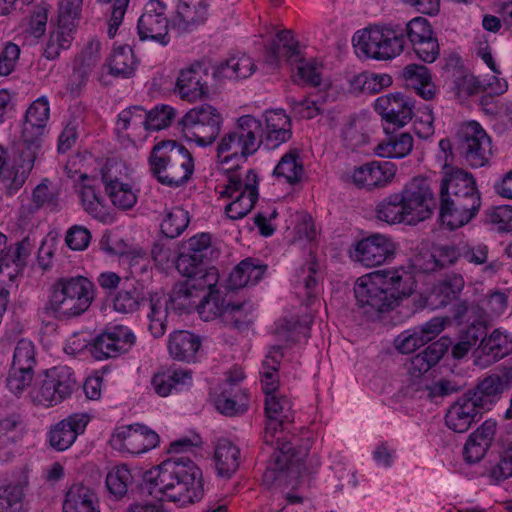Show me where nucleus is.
<instances>
[{
	"label": "nucleus",
	"mask_w": 512,
	"mask_h": 512,
	"mask_svg": "<svg viewBox=\"0 0 512 512\" xmlns=\"http://www.w3.org/2000/svg\"><path fill=\"white\" fill-rule=\"evenodd\" d=\"M156 296L146 293L142 285L126 279L113 297V308L121 314H133L149 306L151 297Z\"/></svg>",
	"instance_id": "a878e982"
},
{
	"label": "nucleus",
	"mask_w": 512,
	"mask_h": 512,
	"mask_svg": "<svg viewBox=\"0 0 512 512\" xmlns=\"http://www.w3.org/2000/svg\"><path fill=\"white\" fill-rule=\"evenodd\" d=\"M342 138L344 146L351 151L357 150L369 141V136L362 128H358L354 121H351L344 127Z\"/></svg>",
	"instance_id": "774afa93"
},
{
	"label": "nucleus",
	"mask_w": 512,
	"mask_h": 512,
	"mask_svg": "<svg viewBox=\"0 0 512 512\" xmlns=\"http://www.w3.org/2000/svg\"><path fill=\"white\" fill-rule=\"evenodd\" d=\"M189 222V213L181 207H174L163 220L161 232L167 238H176L188 227Z\"/></svg>",
	"instance_id": "603ef678"
},
{
	"label": "nucleus",
	"mask_w": 512,
	"mask_h": 512,
	"mask_svg": "<svg viewBox=\"0 0 512 512\" xmlns=\"http://www.w3.org/2000/svg\"><path fill=\"white\" fill-rule=\"evenodd\" d=\"M375 109L385 121L384 131L390 134L393 130L404 127L414 115V102L401 93H393L377 98Z\"/></svg>",
	"instance_id": "2eb2a0df"
},
{
	"label": "nucleus",
	"mask_w": 512,
	"mask_h": 512,
	"mask_svg": "<svg viewBox=\"0 0 512 512\" xmlns=\"http://www.w3.org/2000/svg\"><path fill=\"white\" fill-rule=\"evenodd\" d=\"M130 440L132 445H129V452L141 454L155 448L159 444L160 437L148 427L135 424V432Z\"/></svg>",
	"instance_id": "864d4df0"
},
{
	"label": "nucleus",
	"mask_w": 512,
	"mask_h": 512,
	"mask_svg": "<svg viewBox=\"0 0 512 512\" xmlns=\"http://www.w3.org/2000/svg\"><path fill=\"white\" fill-rule=\"evenodd\" d=\"M512 386V371L504 368L501 374H490L482 379L473 390L468 391L472 397L484 410H489L490 406L496 402L503 391Z\"/></svg>",
	"instance_id": "5701e85b"
},
{
	"label": "nucleus",
	"mask_w": 512,
	"mask_h": 512,
	"mask_svg": "<svg viewBox=\"0 0 512 512\" xmlns=\"http://www.w3.org/2000/svg\"><path fill=\"white\" fill-rule=\"evenodd\" d=\"M29 244L24 240L10 245L0 262V283L7 287L15 284L22 276L30 255Z\"/></svg>",
	"instance_id": "bb28decb"
},
{
	"label": "nucleus",
	"mask_w": 512,
	"mask_h": 512,
	"mask_svg": "<svg viewBox=\"0 0 512 512\" xmlns=\"http://www.w3.org/2000/svg\"><path fill=\"white\" fill-rule=\"evenodd\" d=\"M439 219L450 230L468 224L479 212L480 196L448 194L440 191Z\"/></svg>",
	"instance_id": "f8f14e48"
},
{
	"label": "nucleus",
	"mask_w": 512,
	"mask_h": 512,
	"mask_svg": "<svg viewBox=\"0 0 512 512\" xmlns=\"http://www.w3.org/2000/svg\"><path fill=\"white\" fill-rule=\"evenodd\" d=\"M413 137L408 132L397 134L396 130L387 134L375 148L374 152L382 158H404L413 149Z\"/></svg>",
	"instance_id": "72a5a7b5"
},
{
	"label": "nucleus",
	"mask_w": 512,
	"mask_h": 512,
	"mask_svg": "<svg viewBox=\"0 0 512 512\" xmlns=\"http://www.w3.org/2000/svg\"><path fill=\"white\" fill-rule=\"evenodd\" d=\"M457 149L470 166L483 167L491 155V140L476 121L463 124L456 134Z\"/></svg>",
	"instance_id": "ddd939ff"
},
{
	"label": "nucleus",
	"mask_w": 512,
	"mask_h": 512,
	"mask_svg": "<svg viewBox=\"0 0 512 512\" xmlns=\"http://www.w3.org/2000/svg\"><path fill=\"white\" fill-rule=\"evenodd\" d=\"M218 253L211 246L210 249H187L182 245L178 259L176 261V268L179 272H187L191 267L202 266L210 264L212 258L217 257Z\"/></svg>",
	"instance_id": "49530a36"
},
{
	"label": "nucleus",
	"mask_w": 512,
	"mask_h": 512,
	"mask_svg": "<svg viewBox=\"0 0 512 512\" xmlns=\"http://www.w3.org/2000/svg\"><path fill=\"white\" fill-rule=\"evenodd\" d=\"M397 166L391 161H372L356 167L352 175L353 182L368 190L385 187L396 174Z\"/></svg>",
	"instance_id": "4be33fe9"
},
{
	"label": "nucleus",
	"mask_w": 512,
	"mask_h": 512,
	"mask_svg": "<svg viewBox=\"0 0 512 512\" xmlns=\"http://www.w3.org/2000/svg\"><path fill=\"white\" fill-rule=\"evenodd\" d=\"M376 216L379 220L388 224L402 222L409 224V216L403 209V201L399 192L388 195L377 204Z\"/></svg>",
	"instance_id": "58836bf2"
},
{
	"label": "nucleus",
	"mask_w": 512,
	"mask_h": 512,
	"mask_svg": "<svg viewBox=\"0 0 512 512\" xmlns=\"http://www.w3.org/2000/svg\"><path fill=\"white\" fill-rule=\"evenodd\" d=\"M283 356L282 347L273 346L262 364L263 372L261 382L265 396L274 394L278 390L279 380L276 372L278 371Z\"/></svg>",
	"instance_id": "79ce46f5"
},
{
	"label": "nucleus",
	"mask_w": 512,
	"mask_h": 512,
	"mask_svg": "<svg viewBox=\"0 0 512 512\" xmlns=\"http://www.w3.org/2000/svg\"><path fill=\"white\" fill-rule=\"evenodd\" d=\"M32 203L34 210H39L40 208L47 206L50 211H54L59 205L57 193L52 191L44 182L34 188Z\"/></svg>",
	"instance_id": "e2e57ef3"
},
{
	"label": "nucleus",
	"mask_w": 512,
	"mask_h": 512,
	"mask_svg": "<svg viewBox=\"0 0 512 512\" xmlns=\"http://www.w3.org/2000/svg\"><path fill=\"white\" fill-rule=\"evenodd\" d=\"M452 90L458 99H467L483 90L481 82L467 70L452 82Z\"/></svg>",
	"instance_id": "bf43d9fd"
},
{
	"label": "nucleus",
	"mask_w": 512,
	"mask_h": 512,
	"mask_svg": "<svg viewBox=\"0 0 512 512\" xmlns=\"http://www.w3.org/2000/svg\"><path fill=\"white\" fill-rule=\"evenodd\" d=\"M276 444L263 473V484L269 489H295L299 483L306 453L284 438H277Z\"/></svg>",
	"instance_id": "0eeeda50"
},
{
	"label": "nucleus",
	"mask_w": 512,
	"mask_h": 512,
	"mask_svg": "<svg viewBox=\"0 0 512 512\" xmlns=\"http://www.w3.org/2000/svg\"><path fill=\"white\" fill-rule=\"evenodd\" d=\"M24 429L23 419L20 414L13 413L0 420V461H7L13 451L8 445L15 443Z\"/></svg>",
	"instance_id": "e433bc0d"
},
{
	"label": "nucleus",
	"mask_w": 512,
	"mask_h": 512,
	"mask_svg": "<svg viewBox=\"0 0 512 512\" xmlns=\"http://www.w3.org/2000/svg\"><path fill=\"white\" fill-rule=\"evenodd\" d=\"M284 57L292 68L294 82L311 85L321 84L322 78L314 61H307L299 50V42L291 30H282L273 39L266 55V62L277 64Z\"/></svg>",
	"instance_id": "6e6552de"
},
{
	"label": "nucleus",
	"mask_w": 512,
	"mask_h": 512,
	"mask_svg": "<svg viewBox=\"0 0 512 512\" xmlns=\"http://www.w3.org/2000/svg\"><path fill=\"white\" fill-rule=\"evenodd\" d=\"M200 296L184 281L174 285L169 300H163V303H168V309L171 308L180 315L188 314L193 309L197 310Z\"/></svg>",
	"instance_id": "c9c22d12"
},
{
	"label": "nucleus",
	"mask_w": 512,
	"mask_h": 512,
	"mask_svg": "<svg viewBox=\"0 0 512 512\" xmlns=\"http://www.w3.org/2000/svg\"><path fill=\"white\" fill-rule=\"evenodd\" d=\"M101 179L114 206L123 210L133 207L137 198L128 184L121 183L116 178L112 179L108 173L104 172Z\"/></svg>",
	"instance_id": "ea45409f"
},
{
	"label": "nucleus",
	"mask_w": 512,
	"mask_h": 512,
	"mask_svg": "<svg viewBox=\"0 0 512 512\" xmlns=\"http://www.w3.org/2000/svg\"><path fill=\"white\" fill-rule=\"evenodd\" d=\"M223 118L217 108L202 104L190 109L179 121L184 136L200 146L211 145L218 137Z\"/></svg>",
	"instance_id": "1a4fd4ad"
},
{
	"label": "nucleus",
	"mask_w": 512,
	"mask_h": 512,
	"mask_svg": "<svg viewBox=\"0 0 512 512\" xmlns=\"http://www.w3.org/2000/svg\"><path fill=\"white\" fill-rule=\"evenodd\" d=\"M256 70L253 59L245 54L232 56L213 66L212 77L216 81L238 80L251 76Z\"/></svg>",
	"instance_id": "7c9ffc66"
},
{
	"label": "nucleus",
	"mask_w": 512,
	"mask_h": 512,
	"mask_svg": "<svg viewBox=\"0 0 512 512\" xmlns=\"http://www.w3.org/2000/svg\"><path fill=\"white\" fill-rule=\"evenodd\" d=\"M87 424L88 418L84 414H73L60 421L49 433L50 445L58 451L67 450Z\"/></svg>",
	"instance_id": "cd10ccee"
},
{
	"label": "nucleus",
	"mask_w": 512,
	"mask_h": 512,
	"mask_svg": "<svg viewBox=\"0 0 512 512\" xmlns=\"http://www.w3.org/2000/svg\"><path fill=\"white\" fill-rule=\"evenodd\" d=\"M440 191L448 194L480 196L473 175L456 167L448 168L444 172Z\"/></svg>",
	"instance_id": "2f4dec72"
},
{
	"label": "nucleus",
	"mask_w": 512,
	"mask_h": 512,
	"mask_svg": "<svg viewBox=\"0 0 512 512\" xmlns=\"http://www.w3.org/2000/svg\"><path fill=\"white\" fill-rule=\"evenodd\" d=\"M459 257H462V247L440 245L431 254L434 265L430 270L434 271L453 265Z\"/></svg>",
	"instance_id": "052dcab7"
},
{
	"label": "nucleus",
	"mask_w": 512,
	"mask_h": 512,
	"mask_svg": "<svg viewBox=\"0 0 512 512\" xmlns=\"http://www.w3.org/2000/svg\"><path fill=\"white\" fill-rule=\"evenodd\" d=\"M216 409L226 416H235L247 410V403L237 402L232 397V390L222 391L215 399Z\"/></svg>",
	"instance_id": "69168bd1"
},
{
	"label": "nucleus",
	"mask_w": 512,
	"mask_h": 512,
	"mask_svg": "<svg viewBox=\"0 0 512 512\" xmlns=\"http://www.w3.org/2000/svg\"><path fill=\"white\" fill-rule=\"evenodd\" d=\"M484 325L481 323L472 324L462 331L458 341L451 344V356L455 360H462L469 351L479 343L483 337Z\"/></svg>",
	"instance_id": "a18cd8bd"
},
{
	"label": "nucleus",
	"mask_w": 512,
	"mask_h": 512,
	"mask_svg": "<svg viewBox=\"0 0 512 512\" xmlns=\"http://www.w3.org/2000/svg\"><path fill=\"white\" fill-rule=\"evenodd\" d=\"M165 8V4L160 0H150L146 4L137 25L140 40L156 41L163 46L169 44V21L165 15Z\"/></svg>",
	"instance_id": "dca6fc26"
},
{
	"label": "nucleus",
	"mask_w": 512,
	"mask_h": 512,
	"mask_svg": "<svg viewBox=\"0 0 512 512\" xmlns=\"http://www.w3.org/2000/svg\"><path fill=\"white\" fill-rule=\"evenodd\" d=\"M265 414L267 420L279 421L281 424H289L294 421V411L290 400L276 393L265 396Z\"/></svg>",
	"instance_id": "c03bdc74"
},
{
	"label": "nucleus",
	"mask_w": 512,
	"mask_h": 512,
	"mask_svg": "<svg viewBox=\"0 0 512 512\" xmlns=\"http://www.w3.org/2000/svg\"><path fill=\"white\" fill-rule=\"evenodd\" d=\"M49 114V103L44 97L37 99L29 106L21 132L23 147L34 151L40 150Z\"/></svg>",
	"instance_id": "f3484780"
},
{
	"label": "nucleus",
	"mask_w": 512,
	"mask_h": 512,
	"mask_svg": "<svg viewBox=\"0 0 512 512\" xmlns=\"http://www.w3.org/2000/svg\"><path fill=\"white\" fill-rule=\"evenodd\" d=\"M133 477L127 465H121L110 471L106 477V486L109 492L116 498L126 495Z\"/></svg>",
	"instance_id": "5fc2aeb1"
},
{
	"label": "nucleus",
	"mask_w": 512,
	"mask_h": 512,
	"mask_svg": "<svg viewBox=\"0 0 512 512\" xmlns=\"http://www.w3.org/2000/svg\"><path fill=\"white\" fill-rule=\"evenodd\" d=\"M201 345L202 341L198 335L186 330H178L169 335L167 348L174 360L194 363Z\"/></svg>",
	"instance_id": "c85d7f7f"
},
{
	"label": "nucleus",
	"mask_w": 512,
	"mask_h": 512,
	"mask_svg": "<svg viewBox=\"0 0 512 512\" xmlns=\"http://www.w3.org/2000/svg\"><path fill=\"white\" fill-rule=\"evenodd\" d=\"M136 61L133 50L129 45L113 49L109 60V73L116 77L128 78L135 71Z\"/></svg>",
	"instance_id": "37998d69"
},
{
	"label": "nucleus",
	"mask_w": 512,
	"mask_h": 512,
	"mask_svg": "<svg viewBox=\"0 0 512 512\" xmlns=\"http://www.w3.org/2000/svg\"><path fill=\"white\" fill-rule=\"evenodd\" d=\"M38 152L39 151L29 150L25 147H22L19 154V167L21 171L19 169L9 171L8 177L4 180V186L9 195H13L23 186L29 173L33 169Z\"/></svg>",
	"instance_id": "4c0bfd02"
},
{
	"label": "nucleus",
	"mask_w": 512,
	"mask_h": 512,
	"mask_svg": "<svg viewBox=\"0 0 512 512\" xmlns=\"http://www.w3.org/2000/svg\"><path fill=\"white\" fill-rule=\"evenodd\" d=\"M148 162L152 175L161 184L169 187L186 184L194 172L192 154L175 140H164L155 144Z\"/></svg>",
	"instance_id": "20e7f679"
},
{
	"label": "nucleus",
	"mask_w": 512,
	"mask_h": 512,
	"mask_svg": "<svg viewBox=\"0 0 512 512\" xmlns=\"http://www.w3.org/2000/svg\"><path fill=\"white\" fill-rule=\"evenodd\" d=\"M187 379H191V372L187 370L157 373L152 378V385L156 393L164 397L171 392L172 388L185 384Z\"/></svg>",
	"instance_id": "3c124183"
},
{
	"label": "nucleus",
	"mask_w": 512,
	"mask_h": 512,
	"mask_svg": "<svg viewBox=\"0 0 512 512\" xmlns=\"http://www.w3.org/2000/svg\"><path fill=\"white\" fill-rule=\"evenodd\" d=\"M414 275L403 268L377 270L360 277L354 287L357 311L367 321H377L415 291Z\"/></svg>",
	"instance_id": "f257e3e1"
},
{
	"label": "nucleus",
	"mask_w": 512,
	"mask_h": 512,
	"mask_svg": "<svg viewBox=\"0 0 512 512\" xmlns=\"http://www.w3.org/2000/svg\"><path fill=\"white\" fill-rule=\"evenodd\" d=\"M242 307L243 303L234 304L226 299H220L218 291H210L200 296L197 311L205 320L211 316H220L225 323L241 329L245 321L237 315L240 314Z\"/></svg>",
	"instance_id": "412c9836"
},
{
	"label": "nucleus",
	"mask_w": 512,
	"mask_h": 512,
	"mask_svg": "<svg viewBox=\"0 0 512 512\" xmlns=\"http://www.w3.org/2000/svg\"><path fill=\"white\" fill-rule=\"evenodd\" d=\"M258 197L259 193L249 194L245 191L240 192L235 200L225 207L227 217L232 220L245 217L254 208Z\"/></svg>",
	"instance_id": "4d7b16f0"
},
{
	"label": "nucleus",
	"mask_w": 512,
	"mask_h": 512,
	"mask_svg": "<svg viewBox=\"0 0 512 512\" xmlns=\"http://www.w3.org/2000/svg\"><path fill=\"white\" fill-rule=\"evenodd\" d=\"M72 32L73 30L57 24V27L50 33L43 56L48 60L57 59L62 50H67L71 46Z\"/></svg>",
	"instance_id": "8fccbe9b"
},
{
	"label": "nucleus",
	"mask_w": 512,
	"mask_h": 512,
	"mask_svg": "<svg viewBox=\"0 0 512 512\" xmlns=\"http://www.w3.org/2000/svg\"><path fill=\"white\" fill-rule=\"evenodd\" d=\"M302 173L303 164L300 160L299 151L297 149H291L283 155L273 171L274 176L284 177L290 184L299 182Z\"/></svg>",
	"instance_id": "de8ad7c7"
},
{
	"label": "nucleus",
	"mask_w": 512,
	"mask_h": 512,
	"mask_svg": "<svg viewBox=\"0 0 512 512\" xmlns=\"http://www.w3.org/2000/svg\"><path fill=\"white\" fill-rule=\"evenodd\" d=\"M484 409L468 393L460 397L445 416L446 425L457 433L466 432L472 423L478 422Z\"/></svg>",
	"instance_id": "b1692460"
},
{
	"label": "nucleus",
	"mask_w": 512,
	"mask_h": 512,
	"mask_svg": "<svg viewBox=\"0 0 512 512\" xmlns=\"http://www.w3.org/2000/svg\"><path fill=\"white\" fill-rule=\"evenodd\" d=\"M490 476L497 483L512 477V441L501 453L499 461L491 468Z\"/></svg>",
	"instance_id": "338daca9"
},
{
	"label": "nucleus",
	"mask_w": 512,
	"mask_h": 512,
	"mask_svg": "<svg viewBox=\"0 0 512 512\" xmlns=\"http://www.w3.org/2000/svg\"><path fill=\"white\" fill-rule=\"evenodd\" d=\"M82 205L87 213L95 218L103 215V201L100 193L93 184H82L80 192Z\"/></svg>",
	"instance_id": "13d9d810"
},
{
	"label": "nucleus",
	"mask_w": 512,
	"mask_h": 512,
	"mask_svg": "<svg viewBox=\"0 0 512 512\" xmlns=\"http://www.w3.org/2000/svg\"><path fill=\"white\" fill-rule=\"evenodd\" d=\"M396 245L390 237L375 233L355 246V258L366 267L379 266L394 257Z\"/></svg>",
	"instance_id": "a211bd4d"
},
{
	"label": "nucleus",
	"mask_w": 512,
	"mask_h": 512,
	"mask_svg": "<svg viewBox=\"0 0 512 512\" xmlns=\"http://www.w3.org/2000/svg\"><path fill=\"white\" fill-rule=\"evenodd\" d=\"M512 353V338L494 330L487 336V328L484 326L483 337L473 352L474 363L482 367H488Z\"/></svg>",
	"instance_id": "6ab92c4d"
},
{
	"label": "nucleus",
	"mask_w": 512,
	"mask_h": 512,
	"mask_svg": "<svg viewBox=\"0 0 512 512\" xmlns=\"http://www.w3.org/2000/svg\"><path fill=\"white\" fill-rule=\"evenodd\" d=\"M82 0H64L59 5L58 25L74 30L75 20L81 10Z\"/></svg>",
	"instance_id": "680f3d73"
},
{
	"label": "nucleus",
	"mask_w": 512,
	"mask_h": 512,
	"mask_svg": "<svg viewBox=\"0 0 512 512\" xmlns=\"http://www.w3.org/2000/svg\"><path fill=\"white\" fill-rule=\"evenodd\" d=\"M98 497L82 483L73 484L65 495L63 512H90L97 509Z\"/></svg>",
	"instance_id": "473e14b6"
},
{
	"label": "nucleus",
	"mask_w": 512,
	"mask_h": 512,
	"mask_svg": "<svg viewBox=\"0 0 512 512\" xmlns=\"http://www.w3.org/2000/svg\"><path fill=\"white\" fill-rule=\"evenodd\" d=\"M148 307L149 330L155 338H160L167 329L168 303H163V299L156 296L151 297Z\"/></svg>",
	"instance_id": "09e8293b"
},
{
	"label": "nucleus",
	"mask_w": 512,
	"mask_h": 512,
	"mask_svg": "<svg viewBox=\"0 0 512 512\" xmlns=\"http://www.w3.org/2000/svg\"><path fill=\"white\" fill-rule=\"evenodd\" d=\"M464 286L465 281L461 274L452 273L445 275L431 288L429 295L425 299V306L431 309H439L446 307L454 301H458Z\"/></svg>",
	"instance_id": "393cba45"
},
{
	"label": "nucleus",
	"mask_w": 512,
	"mask_h": 512,
	"mask_svg": "<svg viewBox=\"0 0 512 512\" xmlns=\"http://www.w3.org/2000/svg\"><path fill=\"white\" fill-rule=\"evenodd\" d=\"M34 346L30 341L20 340L14 350L11 367L28 368L33 370L35 365Z\"/></svg>",
	"instance_id": "0e129e2a"
},
{
	"label": "nucleus",
	"mask_w": 512,
	"mask_h": 512,
	"mask_svg": "<svg viewBox=\"0 0 512 512\" xmlns=\"http://www.w3.org/2000/svg\"><path fill=\"white\" fill-rule=\"evenodd\" d=\"M94 289V284L84 276L59 278L53 285L50 300L44 310L58 319L78 317L93 302Z\"/></svg>",
	"instance_id": "39448f33"
},
{
	"label": "nucleus",
	"mask_w": 512,
	"mask_h": 512,
	"mask_svg": "<svg viewBox=\"0 0 512 512\" xmlns=\"http://www.w3.org/2000/svg\"><path fill=\"white\" fill-rule=\"evenodd\" d=\"M140 489L159 500L193 504L204 495L202 472L188 457L164 460L146 471Z\"/></svg>",
	"instance_id": "f03ea898"
},
{
	"label": "nucleus",
	"mask_w": 512,
	"mask_h": 512,
	"mask_svg": "<svg viewBox=\"0 0 512 512\" xmlns=\"http://www.w3.org/2000/svg\"><path fill=\"white\" fill-rule=\"evenodd\" d=\"M187 279L185 282L195 290L198 295L206 289L214 291L213 288L218 282V273L215 267L207 265L191 267L187 272H181Z\"/></svg>",
	"instance_id": "a19ab883"
},
{
	"label": "nucleus",
	"mask_w": 512,
	"mask_h": 512,
	"mask_svg": "<svg viewBox=\"0 0 512 512\" xmlns=\"http://www.w3.org/2000/svg\"><path fill=\"white\" fill-rule=\"evenodd\" d=\"M403 209L408 213L409 224L429 219L436 209V201L428 178L417 176L406 183L401 192Z\"/></svg>",
	"instance_id": "9b49d317"
},
{
	"label": "nucleus",
	"mask_w": 512,
	"mask_h": 512,
	"mask_svg": "<svg viewBox=\"0 0 512 512\" xmlns=\"http://www.w3.org/2000/svg\"><path fill=\"white\" fill-rule=\"evenodd\" d=\"M77 382L70 367L58 366L46 371L41 386L32 392V400L37 405L55 406L69 398Z\"/></svg>",
	"instance_id": "9d476101"
},
{
	"label": "nucleus",
	"mask_w": 512,
	"mask_h": 512,
	"mask_svg": "<svg viewBox=\"0 0 512 512\" xmlns=\"http://www.w3.org/2000/svg\"><path fill=\"white\" fill-rule=\"evenodd\" d=\"M434 36L429 21L424 17L410 20L405 29L399 25H374L358 32L353 37L356 51L368 58L389 60L400 55L407 40L412 44Z\"/></svg>",
	"instance_id": "7ed1b4c3"
},
{
	"label": "nucleus",
	"mask_w": 512,
	"mask_h": 512,
	"mask_svg": "<svg viewBox=\"0 0 512 512\" xmlns=\"http://www.w3.org/2000/svg\"><path fill=\"white\" fill-rule=\"evenodd\" d=\"M240 450L228 439L218 441L214 453L218 475L230 478L239 467Z\"/></svg>",
	"instance_id": "f704fd0d"
},
{
	"label": "nucleus",
	"mask_w": 512,
	"mask_h": 512,
	"mask_svg": "<svg viewBox=\"0 0 512 512\" xmlns=\"http://www.w3.org/2000/svg\"><path fill=\"white\" fill-rule=\"evenodd\" d=\"M175 117V110L168 105L156 106L144 115L141 122L149 131H158L168 127Z\"/></svg>",
	"instance_id": "6e6d98bb"
},
{
	"label": "nucleus",
	"mask_w": 512,
	"mask_h": 512,
	"mask_svg": "<svg viewBox=\"0 0 512 512\" xmlns=\"http://www.w3.org/2000/svg\"><path fill=\"white\" fill-rule=\"evenodd\" d=\"M208 18L206 0H180L174 26L181 32H189L203 24Z\"/></svg>",
	"instance_id": "c756f323"
},
{
	"label": "nucleus",
	"mask_w": 512,
	"mask_h": 512,
	"mask_svg": "<svg viewBox=\"0 0 512 512\" xmlns=\"http://www.w3.org/2000/svg\"><path fill=\"white\" fill-rule=\"evenodd\" d=\"M136 343V336L130 328L115 325L106 328L90 344V352L97 360L116 358L126 354Z\"/></svg>",
	"instance_id": "4468645a"
},
{
	"label": "nucleus",
	"mask_w": 512,
	"mask_h": 512,
	"mask_svg": "<svg viewBox=\"0 0 512 512\" xmlns=\"http://www.w3.org/2000/svg\"><path fill=\"white\" fill-rule=\"evenodd\" d=\"M209 65L205 61H195L188 68L182 69L176 82V89L182 99L193 101L208 95L207 78Z\"/></svg>",
	"instance_id": "aec40b11"
},
{
	"label": "nucleus",
	"mask_w": 512,
	"mask_h": 512,
	"mask_svg": "<svg viewBox=\"0 0 512 512\" xmlns=\"http://www.w3.org/2000/svg\"><path fill=\"white\" fill-rule=\"evenodd\" d=\"M262 135V123L251 115L237 120L235 127L225 133L217 145V159L221 165L231 164L239 168L253 155L262 144L258 137Z\"/></svg>",
	"instance_id": "423d86ee"
}]
</instances>
